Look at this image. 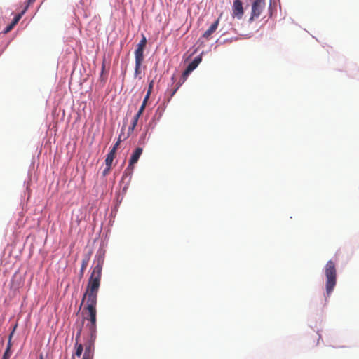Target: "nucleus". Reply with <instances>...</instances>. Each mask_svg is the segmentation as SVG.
Listing matches in <instances>:
<instances>
[{
    "label": "nucleus",
    "mask_w": 359,
    "mask_h": 359,
    "mask_svg": "<svg viewBox=\"0 0 359 359\" xmlns=\"http://www.w3.org/2000/svg\"><path fill=\"white\" fill-rule=\"evenodd\" d=\"M103 262V257H100L97 258V264L91 272L81 302L82 304L86 300V306L84 308V310L88 311V316L82 320L84 322L85 320H88V321L84 330V334L86 335L84 359H90L93 352H95V342L97 338L96 305L97 293L100 286Z\"/></svg>",
    "instance_id": "nucleus-1"
},
{
    "label": "nucleus",
    "mask_w": 359,
    "mask_h": 359,
    "mask_svg": "<svg viewBox=\"0 0 359 359\" xmlns=\"http://www.w3.org/2000/svg\"><path fill=\"white\" fill-rule=\"evenodd\" d=\"M325 273L326 276V294L330 296L337 283V270L333 261L330 260L327 262L325 266Z\"/></svg>",
    "instance_id": "nucleus-2"
},
{
    "label": "nucleus",
    "mask_w": 359,
    "mask_h": 359,
    "mask_svg": "<svg viewBox=\"0 0 359 359\" xmlns=\"http://www.w3.org/2000/svg\"><path fill=\"white\" fill-rule=\"evenodd\" d=\"M142 151H143V149L141 147H137L135 149V151L133 152V154H132V156L130 157L128 166L124 171L123 177H124L127 175L132 174L133 170V165L135 163H136L138 161L140 156L142 154Z\"/></svg>",
    "instance_id": "nucleus-3"
},
{
    "label": "nucleus",
    "mask_w": 359,
    "mask_h": 359,
    "mask_svg": "<svg viewBox=\"0 0 359 359\" xmlns=\"http://www.w3.org/2000/svg\"><path fill=\"white\" fill-rule=\"evenodd\" d=\"M264 7V0H255L252 4V12L250 21H252L255 18H259Z\"/></svg>",
    "instance_id": "nucleus-4"
},
{
    "label": "nucleus",
    "mask_w": 359,
    "mask_h": 359,
    "mask_svg": "<svg viewBox=\"0 0 359 359\" xmlns=\"http://www.w3.org/2000/svg\"><path fill=\"white\" fill-rule=\"evenodd\" d=\"M244 14L243 3L241 0H234L232 6V16L237 19H241Z\"/></svg>",
    "instance_id": "nucleus-5"
},
{
    "label": "nucleus",
    "mask_w": 359,
    "mask_h": 359,
    "mask_svg": "<svg viewBox=\"0 0 359 359\" xmlns=\"http://www.w3.org/2000/svg\"><path fill=\"white\" fill-rule=\"evenodd\" d=\"M86 337L84 334V343H75L74 344V352L72 354V359H75L76 357L80 358L82 353L86 351Z\"/></svg>",
    "instance_id": "nucleus-6"
},
{
    "label": "nucleus",
    "mask_w": 359,
    "mask_h": 359,
    "mask_svg": "<svg viewBox=\"0 0 359 359\" xmlns=\"http://www.w3.org/2000/svg\"><path fill=\"white\" fill-rule=\"evenodd\" d=\"M91 255H92V251L89 250L88 252L85 253V255H83V258L82 259V263H81V270H80L81 277H82L83 276L84 271L86 269L88 262L90 261Z\"/></svg>",
    "instance_id": "nucleus-7"
},
{
    "label": "nucleus",
    "mask_w": 359,
    "mask_h": 359,
    "mask_svg": "<svg viewBox=\"0 0 359 359\" xmlns=\"http://www.w3.org/2000/svg\"><path fill=\"white\" fill-rule=\"evenodd\" d=\"M219 19H217L211 26L203 33V36L208 39L217 29Z\"/></svg>",
    "instance_id": "nucleus-8"
},
{
    "label": "nucleus",
    "mask_w": 359,
    "mask_h": 359,
    "mask_svg": "<svg viewBox=\"0 0 359 359\" xmlns=\"http://www.w3.org/2000/svg\"><path fill=\"white\" fill-rule=\"evenodd\" d=\"M192 71H191L190 69H189V68L187 67V69L184 71L183 74H182V81H180L177 86V87L172 90V93H171V97H172L175 93L177 92V90H178V88H180V86L182 85V83H184L185 81V80L187 79V78L188 77V76L189 75V74Z\"/></svg>",
    "instance_id": "nucleus-9"
},
{
    "label": "nucleus",
    "mask_w": 359,
    "mask_h": 359,
    "mask_svg": "<svg viewBox=\"0 0 359 359\" xmlns=\"http://www.w3.org/2000/svg\"><path fill=\"white\" fill-rule=\"evenodd\" d=\"M144 49L136 48L134 53L135 62H142L144 61Z\"/></svg>",
    "instance_id": "nucleus-10"
},
{
    "label": "nucleus",
    "mask_w": 359,
    "mask_h": 359,
    "mask_svg": "<svg viewBox=\"0 0 359 359\" xmlns=\"http://www.w3.org/2000/svg\"><path fill=\"white\" fill-rule=\"evenodd\" d=\"M201 56H197L194 59V60L191 62L189 64L187 68H189V69H190L191 71L194 70L201 63Z\"/></svg>",
    "instance_id": "nucleus-11"
},
{
    "label": "nucleus",
    "mask_w": 359,
    "mask_h": 359,
    "mask_svg": "<svg viewBox=\"0 0 359 359\" xmlns=\"http://www.w3.org/2000/svg\"><path fill=\"white\" fill-rule=\"evenodd\" d=\"M83 320H81V323L77 325V332L75 337V343H81V337L83 331Z\"/></svg>",
    "instance_id": "nucleus-12"
},
{
    "label": "nucleus",
    "mask_w": 359,
    "mask_h": 359,
    "mask_svg": "<svg viewBox=\"0 0 359 359\" xmlns=\"http://www.w3.org/2000/svg\"><path fill=\"white\" fill-rule=\"evenodd\" d=\"M115 154L114 151H110L109 154L107 156V158L105 159V164L106 166H111L112 162L114 161V158L115 157Z\"/></svg>",
    "instance_id": "nucleus-13"
},
{
    "label": "nucleus",
    "mask_w": 359,
    "mask_h": 359,
    "mask_svg": "<svg viewBox=\"0 0 359 359\" xmlns=\"http://www.w3.org/2000/svg\"><path fill=\"white\" fill-rule=\"evenodd\" d=\"M27 6H25V7L24 8V9H23V10L20 13H18V15H16L14 17V18H13V21L11 22V23H12L14 26H15V25L18 24V22L20 21V20L22 18V15L25 13V12L27 11Z\"/></svg>",
    "instance_id": "nucleus-14"
},
{
    "label": "nucleus",
    "mask_w": 359,
    "mask_h": 359,
    "mask_svg": "<svg viewBox=\"0 0 359 359\" xmlns=\"http://www.w3.org/2000/svg\"><path fill=\"white\" fill-rule=\"evenodd\" d=\"M142 63V62H135V72H134L135 77L138 76V75L141 73Z\"/></svg>",
    "instance_id": "nucleus-15"
},
{
    "label": "nucleus",
    "mask_w": 359,
    "mask_h": 359,
    "mask_svg": "<svg viewBox=\"0 0 359 359\" xmlns=\"http://www.w3.org/2000/svg\"><path fill=\"white\" fill-rule=\"evenodd\" d=\"M17 326H18L17 324H15L14 325L13 329L11 333L9 335L8 341V344H7V347H6L7 349H10L11 350V346H12V344H11V339H12V337H13V334L15 332V330Z\"/></svg>",
    "instance_id": "nucleus-16"
},
{
    "label": "nucleus",
    "mask_w": 359,
    "mask_h": 359,
    "mask_svg": "<svg viewBox=\"0 0 359 359\" xmlns=\"http://www.w3.org/2000/svg\"><path fill=\"white\" fill-rule=\"evenodd\" d=\"M146 45H147V39L144 36H143L142 39L140 40L139 43L137 45V47L144 50Z\"/></svg>",
    "instance_id": "nucleus-17"
},
{
    "label": "nucleus",
    "mask_w": 359,
    "mask_h": 359,
    "mask_svg": "<svg viewBox=\"0 0 359 359\" xmlns=\"http://www.w3.org/2000/svg\"><path fill=\"white\" fill-rule=\"evenodd\" d=\"M122 141L121 140V134L119 135V137H118V141L115 143V144L114 145L113 148L111 149V151H114V153H116V149L118 148V147L119 146L120 144V142Z\"/></svg>",
    "instance_id": "nucleus-18"
},
{
    "label": "nucleus",
    "mask_w": 359,
    "mask_h": 359,
    "mask_svg": "<svg viewBox=\"0 0 359 359\" xmlns=\"http://www.w3.org/2000/svg\"><path fill=\"white\" fill-rule=\"evenodd\" d=\"M11 355V350L6 348L4 353L3 359H9Z\"/></svg>",
    "instance_id": "nucleus-19"
},
{
    "label": "nucleus",
    "mask_w": 359,
    "mask_h": 359,
    "mask_svg": "<svg viewBox=\"0 0 359 359\" xmlns=\"http://www.w3.org/2000/svg\"><path fill=\"white\" fill-rule=\"evenodd\" d=\"M15 27V26H14V25L11 22V24H9V25L6 27V28L5 29V30H4V33H5V34H6V33H8V32H11V31L13 29V27Z\"/></svg>",
    "instance_id": "nucleus-20"
},
{
    "label": "nucleus",
    "mask_w": 359,
    "mask_h": 359,
    "mask_svg": "<svg viewBox=\"0 0 359 359\" xmlns=\"http://www.w3.org/2000/svg\"><path fill=\"white\" fill-rule=\"evenodd\" d=\"M111 166H107L106 168L104 170L102 175L103 176H106L109 174Z\"/></svg>",
    "instance_id": "nucleus-21"
},
{
    "label": "nucleus",
    "mask_w": 359,
    "mask_h": 359,
    "mask_svg": "<svg viewBox=\"0 0 359 359\" xmlns=\"http://www.w3.org/2000/svg\"><path fill=\"white\" fill-rule=\"evenodd\" d=\"M153 83L154 81H151L149 86V88H148V90H147V95H149V96H150V94L151 93V90H152V88H153Z\"/></svg>",
    "instance_id": "nucleus-22"
},
{
    "label": "nucleus",
    "mask_w": 359,
    "mask_h": 359,
    "mask_svg": "<svg viewBox=\"0 0 359 359\" xmlns=\"http://www.w3.org/2000/svg\"><path fill=\"white\" fill-rule=\"evenodd\" d=\"M145 107H144V105H141L140 108L139 109L137 114H138V116H141L144 110Z\"/></svg>",
    "instance_id": "nucleus-23"
},
{
    "label": "nucleus",
    "mask_w": 359,
    "mask_h": 359,
    "mask_svg": "<svg viewBox=\"0 0 359 359\" xmlns=\"http://www.w3.org/2000/svg\"><path fill=\"white\" fill-rule=\"evenodd\" d=\"M135 127H133V124H131V126L128 128V136L129 137L130 135L133 132L134 129H135Z\"/></svg>",
    "instance_id": "nucleus-24"
},
{
    "label": "nucleus",
    "mask_w": 359,
    "mask_h": 359,
    "mask_svg": "<svg viewBox=\"0 0 359 359\" xmlns=\"http://www.w3.org/2000/svg\"><path fill=\"white\" fill-rule=\"evenodd\" d=\"M135 127H133V124H131V126L128 128V136L129 137L130 135L133 132L134 129H135Z\"/></svg>",
    "instance_id": "nucleus-25"
},
{
    "label": "nucleus",
    "mask_w": 359,
    "mask_h": 359,
    "mask_svg": "<svg viewBox=\"0 0 359 359\" xmlns=\"http://www.w3.org/2000/svg\"><path fill=\"white\" fill-rule=\"evenodd\" d=\"M104 70H105V64H104V61L102 65V71H101V74H100L101 78H102V76H103Z\"/></svg>",
    "instance_id": "nucleus-26"
},
{
    "label": "nucleus",
    "mask_w": 359,
    "mask_h": 359,
    "mask_svg": "<svg viewBox=\"0 0 359 359\" xmlns=\"http://www.w3.org/2000/svg\"><path fill=\"white\" fill-rule=\"evenodd\" d=\"M121 140L122 141L125 140L126 139H127L128 137V135H125L124 133H123V128L121 129Z\"/></svg>",
    "instance_id": "nucleus-27"
},
{
    "label": "nucleus",
    "mask_w": 359,
    "mask_h": 359,
    "mask_svg": "<svg viewBox=\"0 0 359 359\" xmlns=\"http://www.w3.org/2000/svg\"><path fill=\"white\" fill-rule=\"evenodd\" d=\"M149 97V95H147L145 96V97H144V100H143V102H142V105H144V107H146V104H147V100H148Z\"/></svg>",
    "instance_id": "nucleus-28"
},
{
    "label": "nucleus",
    "mask_w": 359,
    "mask_h": 359,
    "mask_svg": "<svg viewBox=\"0 0 359 359\" xmlns=\"http://www.w3.org/2000/svg\"><path fill=\"white\" fill-rule=\"evenodd\" d=\"M36 0H27L26 1V6H27V8L32 4H33Z\"/></svg>",
    "instance_id": "nucleus-29"
},
{
    "label": "nucleus",
    "mask_w": 359,
    "mask_h": 359,
    "mask_svg": "<svg viewBox=\"0 0 359 359\" xmlns=\"http://www.w3.org/2000/svg\"><path fill=\"white\" fill-rule=\"evenodd\" d=\"M137 122H138L137 121H136V120H135V119H133V121H132V123H131V124H133V127H136V126H137Z\"/></svg>",
    "instance_id": "nucleus-30"
},
{
    "label": "nucleus",
    "mask_w": 359,
    "mask_h": 359,
    "mask_svg": "<svg viewBox=\"0 0 359 359\" xmlns=\"http://www.w3.org/2000/svg\"><path fill=\"white\" fill-rule=\"evenodd\" d=\"M140 117V116H138V114H136L135 116L133 117V119L138 121Z\"/></svg>",
    "instance_id": "nucleus-31"
},
{
    "label": "nucleus",
    "mask_w": 359,
    "mask_h": 359,
    "mask_svg": "<svg viewBox=\"0 0 359 359\" xmlns=\"http://www.w3.org/2000/svg\"><path fill=\"white\" fill-rule=\"evenodd\" d=\"M94 353L95 352H93V354H92V358L90 359H93L94 358ZM85 358V353H83V358L82 359H84Z\"/></svg>",
    "instance_id": "nucleus-32"
},
{
    "label": "nucleus",
    "mask_w": 359,
    "mask_h": 359,
    "mask_svg": "<svg viewBox=\"0 0 359 359\" xmlns=\"http://www.w3.org/2000/svg\"><path fill=\"white\" fill-rule=\"evenodd\" d=\"M39 359H43V356L42 354L40 355Z\"/></svg>",
    "instance_id": "nucleus-33"
}]
</instances>
